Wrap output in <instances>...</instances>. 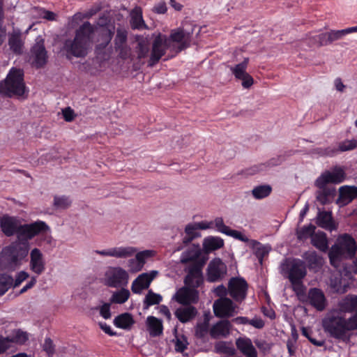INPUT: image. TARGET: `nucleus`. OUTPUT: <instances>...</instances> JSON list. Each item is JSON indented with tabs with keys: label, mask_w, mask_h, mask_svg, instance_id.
<instances>
[{
	"label": "nucleus",
	"mask_w": 357,
	"mask_h": 357,
	"mask_svg": "<svg viewBox=\"0 0 357 357\" xmlns=\"http://www.w3.org/2000/svg\"><path fill=\"white\" fill-rule=\"evenodd\" d=\"M324 332L331 337L347 342L350 333L357 330V311L346 318L337 309L328 310L321 320Z\"/></svg>",
	"instance_id": "1"
},
{
	"label": "nucleus",
	"mask_w": 357,
	"mask_h": 357,
	"mask_svg": "<svg viewBox=\"0 0 357 357\" xmlns=\"http://www.w3.org/2000/svg\"><path fill=\"white\" fill-rule=\"evenodd\" d=\"M0 227L6 236L16 235L19 241H29L37 235H47L50 231V227L44 221L22 225L17 218L7 215L1 218Z\"/></svg>",
	"instance_id": "2"
},
{
	"label": "nucleus",
	"mask_w": 357,
	"mask_h": 357,
	"mask_svg": "<svg viewBox=\"0 0 357 357\" xmlns=\"http://www.w3.org/2000/svg\"><path fill=\"white\" fill-rule=\"evenodd\" d=\"M94 252L102 257H114L116 259H127L135 255V258L128 261V266L132 272L142 270L146 259L151 257L152 251L144 250L137 252V249L132 246L112 247L102 250H94Z\"/></svg>",
	"instance_id": "3"
},
{
	"label": "nucleus",
	"mask_w": 357,
	"mask_h": 357,
	"mask_svg": "<svg viewBox=\"0 0 357 357\" xmlns=\"http://www.w3.org/2000/svg\"><path fill=\"white\" fill-rule=\"evenodd\" d=\"M94 32V27L89 22H85L76 31L73 40H66L63 49L68 56L72 55L77 58L85 57L89 52L91 38Z\"/></svg>",
	"instance_id": "4"
},
{
	"label": "nucleus",
	"mask_w": 357,
	"mask_h": 357,
	"mask_svg": "<svg viewBox=\"0 0 357 357\" xmlns=\"http://www.w3.org/2000/svg\"><path fill=\"white\" fill-rule=\"evenodd\" d=\"M357 245L354 238L349 234H344L337 239L328 253L331 264L337 267L342 259H351L356 252Z\"/></svg>",
	"instance_id": "5"
},
{
	"label": "nucleus",
	"mask_w": 357,
	"mask_h": 357,
	"mask_svg": "<svg viewBox=\"0 0 357 357\" xmlns=\"http://www.w3.org/2000/svg\"><path fill=\"white\" fill-rule=\"evenodd\" d=\"M25 89L24 73L20 69L12 68L6 78L0 82V93L8 97L22 96Z\"/></svg>",
	"instance_id": "6"
},
{
	"label": "nucleus",
	"mask_w": 357,
	"mask_h": 357,
	"mask_svg": "<svg viewBox=\"0 0 357 357\" xmlns=\"http://www.w3.org/2000/svg\"><path fill=\"white\" fill-rule=\"evenodd\" d=\"M29 250V241L17 240L3 248L1 259L10 267L17 266L27 257Z\"/></svg>",
	"instance_id": "7"
},
{
	"label": "nucleus",
	"mask_w": 357,
	"mask_h": 357,
	"mask_svg": "<svg viewBox=\"0 0 357 357\" xmlns=\"http://www.w3.org/2000/svg\"><path fill=\"white\" fill-rule=\"evenodd\" d=\"M282 269L287 274L293 290L298 294L303 292V279L307 274L305 263L301 259H294L284 264Z\"/></svg>",
	"instance_id": "8"
},
{
	"label": "nucleus",
	"mask_w": 357,
	"mask_h": 357,
	"mask_svg": "<svg viewBox=\"0 0 357 357\" xmlns=\"http://www.w3.org/2000/svg\"><path fill=\"white\" fill-rule=\"evenodd\" d=\"M191 33L183 29H173L169 36H166V39L170 51L178 53L186 49L191 43Z\"/></svg>",
	"instance_id": "9"
},
{
	"label": "nucleus",
	"mask_w": 357,
	"mask_h": 357,
	"mask_svg": "<svg viewBox=\"0 0 357 357\" xmlns=\"http://www.w3.org/2000/svg\"><path fill=\"white\" fill-rule=\"evenodd\" d=\"M128 279V272L121 267H109L105 273L104 283L109 287H124L127 286Z\"/></svg>",
	"instance_id": "10"
},
{
	"label": "nucleus",
	"mask_w": 357,
	"mask_h": 357,
	"mask_svg": "<svg viewBox=\"0 0 357 357\" xmlns=\"http://www.w3.org/2000/svg\"><path fill=\"white\" fill-rule=\"evenodd\" d=\"M167 50H170V47L167 43L166 35L158 34L153 42L148 66L150 67L155 66Z\"/></svg>",
	"instance_id": "11"
},
{
	"label": "nucleus",
	"mask_w": 357,
	"mask_h": 357,
	"mask_svg": "<svg viewBox=\"0 0 357 357\" xmlns=\"http://www.w3.org/2000/svg\"><path fill=\"white\" fill-rule=\"evenodd\" d=\"M236 305L229 298H220L214 301L213 312L218 317H231L236 313Z\"/></svg>",
	"instance_id": "12"
},
{
	"label": "nucleus",
	"mask_w": 357,
	"mask_h": 357,
	"mask_svg": "<svg viewBox=\"0 0 357 357\" xmlns=\"http://www.w3.org/2000/svg\"><path fill=\"white\" fill-rule=\"evenodd\" d=\"M30 59L32 61V64L36 68L43 66L47 62V54L45 41L41 36L36 38V43L31 49Z\"/></svg>",
	"instance_id": "13"
},
{
	"label": "nucleus",
	"mask_w": 357,
	"mask_h": 357,
	"mask_svg": "<svg viewBox=\"0 0 357 357\" xmlns=\"http://www.w3.org/2000/svg\"><path fill=\"white\" fill-rule=\"evenodd\" d=\"M248 283L243 278H231L228 284L229 295L236 302L243 301L247 295Z\"/></svg>",
	"instance_id": "14"
},
{
	"label": "nucleus",
	"mask_w": 357,
	"mask_h": 357,
	"mask_svg": "<svg viewBox=\"0 0 357 357\" xmlns=\"http://www.w3.org/2000/svg\"><path fill=\"white\" fill-rule=\"evenodd\" d=\"M346 178V173L342 167L335 166L331 170H326L321 174L316 180L319 185L328 183L339 184L342 183Z\"/></svg>",
	"instance_id": "15"
},
{
	"label": "nucleus",
	"mask_w": 357,
	"mask_h": 357,
	"mask_svg": "<svg viewBox=\"0 0 357 357\" xmlns=\"http://www.w3.org/2000/svg\"><path fill=\"white\" fill-rule=\"evenodd\" d=\"M248 63L249 59L245 58L241 63L229 67L235 78L241 81L244 89H249L254 83L253 78L246 72Z\"/></svg>",
	"instance_id": "16"
},
{
	"label": "nucleus",
	"mask_w": 357,
	"mask_h": 357,
	"mask_svg": "<svg viewBox=\"0 0 357 357\" xmlns=\"http://www.w3.org/2000/svg\"><path fill=\"white\" fill-rule=\"evenodd\" d=\"M227 272L226 264L220 258H215L208 265L207 280L211 282L220 281L225 278Z\"/></svg>",
	"instance_id": "17"
},
{
	"label": "nucleus",
	"mask_w": 357,
	"mask_h": 357,
	"mask_svg": "<svg viewBox=\"0 0 357 357\" xmlns=\"http://www.w3.org/2000/svg\"><path fill=\"white\" fill-rule=\"evenodd\" d=\"M202 267V265L201 264H193L188 267L186 270L188 274L184 280L185 286L192 289H196L202 285L204 281Z\"/></svg>",
	"instance_id": "18"
},
{
	"label": "nucleus",
	"mask_w": 357,
	"mask_h": 357,
	"mask_svg": "<svg viewBox=\"0 0 357 357\" xmlns=\"http://www.w3.org/2000/svg\"><path fill=\"white\" fill-rule=\"evenodd\" d=\"M314 185L318 188L316 191V199L321 205H326L333 202L336 195L335 187L323 184L319 185L317 180H315Z\"/></svg>",
	"instance_id": "19"
},
{
	"label": "nucleus",
	"mask_w": 357,
	"mask_h": 357,
	"mask_svg": "<svg viewBox=\"0 0 357 357\" xmlns=\"http://www.w3.org/2000/svg\"><path fill=\"white\" fill-rule=\"evenodd\" d=\"M309 304L317 311H324L328 305V301L324 291L318 288H310L307 293Z\"/></svg>",
	"instance_id": "20"
},
{
	"label": "nucleus",
	"mask_w": 357,
	"mask_h": 357,
	"mask_svg": "<svg viewBox=\"0 0 357 357\" xmlns=\"http://www.w3.org/2000/svg\"><path fill=\"white\" fill-rule=\"evenodd\" d=\"M158 274L157 271L140 274L133 282L131 286L132 291L135 294H141L142 290L149 287L152 280Z\"/></svg>",
	"instance_id": "21"
},
{
	"label": "nucleus",
	"mask_w": 357,
	"mask_h": 357,
	"mask_svg": "<svg viewBox=\"0 0 357 357\" xmlns=\"http://www.w3.org/2000/svg\"><path fill=\"white\" fill-rule=\"evenodd\" d=\"M173 299L183 305L195 303L198 299V291L186 286L179 289L173 296Z\"/></svg>",
	"instance_id": "22"
},
{
	"label": "nucleus",
	"mask_w": 357,
	"mask_h": 357,
	"mask_svg": "<svg viewBox=\"0 0 357 357\" xmlns=\"http://www.w3.org/2000/svg\"><path fill=\"white\" fill-rule=\"evenodd\" d=\"M30 269L38 275L45 270V261L43 255L38 248H33L30 252Z\"/></svg>",
	"instance_id": "23"
},
{
	"label": "nucleus",
	"mask_w": 357,
	"mask_h": 357,
	"mask_svg": "<svg viewBox=\"0 0 357 357\" xmlns=\"http://www.w3.org/2000/svg\"><path fill=\"white\" fill-rule=\"evenodd\" d=\"M357 198V186L343 185L339 188V197L336 203L346 206Z\"/></svg>",
	"instance_id": "24"
},
{
	"label": "nucleus",
	"mask_w": 357,
	"mask_h": 357,
	"mask_svg": "<svg viewBox=\"0 0 357 357\" xmlns=\"http://www.w3.org/2000/svg\"><path fill=\"white\" fill-rule=\"evenodd\" d=\"M337 310L342 313L354 314L357 312V296L348 294L340 299L337 304Z\"/></svg>",
	"instance_id": "25"
},
{
	"label": "nucleus",
	"mask_w": 357,
	"mask_h": 357,
	"mask_svg": "<svg viewBox=\"0 0 357 357\" xmlns=\"http://www.w3.org/2000/svg\"><path fill=\"white\" fill-rule=\"evenodd\" d=\"M316 223L319 227L330 231H335L337 228L331 211L319 210L317 215Z\"/></svg>",
	"instance_id": "26"
},
{
	"label": "nucleus",
	"mask_w": 357,
	"mask_h": 357,
	"mask_svg": "<svg viewBox=\"0 0 357 357\" xmlns=\"http://www.w3.org/2000/svg\"><path fill=\"white\" fill-rule=\"evenodd\" d=\"M236 345L237 349L245 357H257V351L249 337L244 336L237 338Z\"/></svg>",
	"instance_id": "27"
},
{
	"label": "nucleus",
	"mask_w": 357,
	"mask_h": 357,
	"mask_svg": "<svg viewBox=\"0 0 357 357\" xmlns=\"http://www.w3.org/2000/svg\"><path fill=\"white\" fill-rule=\"evenodd\" d=\"M231 324L227 320H220L210 328V335L213 339L226 337L230 333Z\"/></svg>",
	"instance_id": "28"
},
{
	"label": "nucleus",
	"mask_w": 357,
	"mask_h": 357,
	"mask_svg": "<svg viewBox=\"0 0 357 357\" xmlns=\"http://www.w3.org/2000/svg\"><path fill=\"white\" fill-rule=\"evenodd\" d=\"M249 246L253 250V253L260 264H262L264 257L267 256L271 250V246L269 244L264 245L253 239L250 241Z\"/></svg>",
	"instance_id": "29"
},
{
	"label": "nucleus",
	"mask_w": 357,
	"mask_h": 357,
	"mask_svg": "<svg viewBox=\"0 0 357 357\" xmlns=\"http://www.w3.org/2000/svg\"><path fill=\"white\" fill-rule=\"evenodd\" d=\"M283 162V158L281 156H277L272 158L268 161L265 163H261L257 165H254L251 167L250 169L246 170V174L248 175H254L260 172L266 171L268 168L278 166L281 165Z\"/></svg>",
	"instance_id": "30"
},
{
	"label": "nucleus",
	"mask_w": 357,
	"mask_h": 357,
	"mask_svg": "<svg viewBox=\"0 0 357 357\" xmlns=\"http://www.w3.org/2000/svg\"><path fill=\"white\" fill-rule=\"evenodd\" d=\"M146 330L151 337H157L162 333V321L153 316H149L146 320Z\"/></svg>",
	"instance_id": "31"
},
{
	"label": "nucleus",
	"mask_w": 357,
	"mask_h": 357,
	"mask_svg": "<svg viewBox=\"0 0 357 357\" xmlns=\"http://www.w3.org/2000/svg\"><path fill=\"white\" fill-rule=\"evenodd\" d=\"M310 269L318 271L322 266L323 258L315 252H307L303 255Z\"/></svg>",
	"instance_id": "32"
},
{
	"label": "nucleus",
	"mask_w": 357,
	"mask_h": 357,
	"mask_svg": "<svg viewBox=\"0 0 357 357\" xmlns=\"http://www.w3.org/2000/svg\"><path fill=\"white\" fill-rule=\"evenodd\" d=\"M113 323L119 328L129 330L134 324L135 321L131 314L125 312L116 317Z\"/></svg>",
	"instance_id": "33"
},
{
	"label": "nucleus",
	"mask_w": 357,
	"mask_h": 357,
	"mask_svg": "<svg viewBox=\"0 0 357 357\" xmlns=\"http://www.w3.org/2000/svg\"><path fill=\"white\" fill-rule=\"evenodd\" d=\"M8 45L10 50L16 54H20L22 52L24 47V42L21 38V33L20 31H14L9 35Z\"/></svg>",
	"instance_id": "34"
},
{
	"label": "nucleus",
	"mask_w": 357,
	"mask_h": 357,
	"mask_svg": "<svg viewBox=\"0 0 357 357\" xmlns=\"http://www.w3.org/2000/svg\"><path fill=\"white\" fill-rule=\"evenodd\" d=\"M196 314V308L192 306L181 307L175 312L176 318L182 323H185L192 319Z\"/></svg>",
	"instance_id": "35"
},
{
	"label": "nucleus",
	"mask_w": 357,
	"mask_h": 357,
	"mask_svg": "<svg viewBox=\"0 0 357 357\" xmlns=\"http://www.w3.org/2000/svg\"><path fill=\"white\" fill-rule=\"evenodd\" d=\"M224 240L219 236H208L204 239L203 247L206 252H211L224 246Z\"/></svg>",
	"instance_id": "36"
},
{
	"label": "nucleus",
	"mask_w": 357,
	"mask_h": 357,
	"mask_svg": "<svg viewBox=\"0 0 357 357\" xmlns=\"http://www.w3.org/2000/svg\"><path fill=\"white\" fill-rule=\"evenodd\" d=\"M200 255L201 249L199 245L193 244L181 254L180 261L183 264L193 261L198 259Z\"/></svg>",
	"instance_id": "37"
},
{
	"label": "nucleus",
	"mask_w": 357,
	"mask_h": 357,
	"mask_svg": "<svg viewBox=\"0 0 357 357\" xmlns=\"http://www.w3.org/2000/svg\"><path fill=\"white\" fill-rule=\"evenodd\" d=\"M150 50L149 41L143 38L138 37L137 38V45L135 52L138 59H144L148 56Z\"/></svg>",
	"instance_id": "38"
},
{
	"label": "nucleus",
	"mask_w": 357,
	"mask_h": 357,
	"mask_svg": "<svg viewBox=\"0 0 357 357\" xmlns=\"http://www.w3.org/2000/svg\"><path fill=\"white\" fill-rule=\"evenodd\" d=\"M311 242L314 247L322 252H326L328 249V239L323 231L315 233L312 237Z\"/></svg>",
	"instance_id": "39"
},
{
	"label": "nucleus",
	"mask_w": 357,
	"mask_h": 357,
	"mask_svg": "<svg viewBox=\"0 0 357 357\" xmlns=\"http://www.w3.org/2000/svg\"><path fill=\"white\" fill-rule=\"evenodd\" d=\"M130 25L133 29L142 30L146 28L140 9L135 8L132 11L130 14Z\"/></svg>",
	"instance_id": "40"
},
{
	"label": "nucleus",
	"mask_w": 357,
	"mask_h": 357,
	"mask_svg": "<svg viewBox=\"0 0 357 357\" xmlns=\"http://www.w3.org/2000/svg\"><path fill=\"white\" fill-rule=\"evenodd\" d=\"M335 150V155L342 152L350 151L357 148V139H345L340 142L337 145H333Z\"/></svg>",
	"instance_id": "41"
},
{
	"label": "nucleus",
	"mask_w": 357,
	"mask_h": 357,
	"mask_svg": "<svg viewBox=\"0 0 357 357\" xmlns=\"http://www.w3.org/2000/svg\"><path fill=\"white\" fill-rule=\"evenodd\" d=\"M6 337V340H8L9 347H10L12 343H16L19 344L25 343V342L28 340V334L27 333L18 329L13 331L10 335Z\"/></svg>",
	"instance_id": "42"
},
{
	"label": "nucleus",
	"mask_w": 357,
	"mask_h": 357,
	"mask_svg": "<svg viewBox=\"0 0 357 357\" xmlns=\"http://www.w3.org/2000/svg\"><path fill=\"white\" fill-rule=\"evenodd\" d=\"M121 288L120 290L113 292L109 299L110 303L123 304L128 300L130 296L129 290L123 287Z\"/></svg>",
	"instance_id": "43"
},
{
	"label": "nucleus",
	"mask_w": 357,
	"mask_h": 357,
	"mask_svg": "<svg viewBox=\"0 0 357 357\" xmlns=\"http://www.w3.org/2000/svg\"><path fill=\"white\" fill-rule=\"evenodd\" d=\"M221 234L232 237L236 240H238L244 243H248V244L250 243V241L252 240L249 239V238L246 235H245L242 231L232 229L229 227L227 226L225 224L224 225Z\"/></svg>",
	"instance_id": "44"
},
{
	"label": "nucleus",
	"mask_w": 357,
	"mask_h": 357,
	"mask_svg": "<svg viewBox=\"0 0 357 357\" xmlns=\"http://www.w3.org/2000/svg\"><path fill=\"white\" fill-rule=\"evenodd\" d=\"M185 236L183 238V243L185 245L200 236L195 222L187 225L185 228Z\"/></svg>",
	"instance_id": "45"
},
{
	"label": "nucleus",
	"mask_w": 357,
	"mask_h": 357,
	"mask_svg": "<svg viewBox=\"0 0 357 357\" xmlns=\"http://www.w3.org/2000/svg\"><path fill=\"white\" fill-rule=\"evenodd\" d=\"M215 351L218 354L231 356L235 354L236 350L231 342H219L215 345Z\"/></svg>",
	"instance_id": "46"
},
{
	"label": "nucleus",
	"mask_w": 357,
	"mask_h": 357,
	"mask_svg": "<svg viewBox=\"0 0 357 357\" xmlns=\"http://www.w3.org/2000/svg\"><path fill=\"white\" fill-rule=\"evenodd\" d=\"M162 300L160 294L154 293L151 289L149 290L144 299V309L159 304Z\"/></svg>",
	"instance_id": "47"
},
{
	"label": "nucleus",
	"mask_w": 357,
	"mask_h": 357,
	"mask_svg": "<svg viewBox=\"0 0 357 357\" xmlns=\"http://www.w3.org/2000/svg\"><path fill=\"white\" fill-rule=\"evenodd\" d=\"M272 188L269 185H260L255 187L252 190V196L257 199H264L271 192Z\"/></svg>",
	"instance_id": "48"
},
{
	"label": "nucleus",
	"mask_w": 357,
	"mask_h": 357,
	"mask_svg": "<svg viewBox=\"0 0 357 357\" xmlns=\"http://www.w3.org/2000/svg\"><path fill=\"white\" fill-rule=\"evenodd\" d=\"M13 278L6 273H0V296L5 294L13 286Z\"/></svg>",
	"instance_id": "49"
},
{
	"label": "nucleus",
	"mask_w": 357,
	"mask_h": 357,
	"mask_svg": "<svg viewBox=\"0 0 357 357\" xmlns=\"http://www.w3.org/2000/svg\"><path fill=\"white\" fill-rule=\"evenodd\" d=\"M72 204L70 198L66 195L54 196L53 205L56 209H66Z\"/></svg>",
	"instance_id": "50"
},
{
	"label": "nucleus",
	"mask_w": 357,
	"mask_h": 357,
	"mask_svg": "<svg viewBox=\"0 0 357 357\" xmlns=\"http://www.w3.org/2000/svg\"><path fill=\"white\" fill-rule=\"evenodd\" d=\"M335 150L333 145L327 147H317L312 150V153L320 157H333L335 155Z\"/></svg>",
	"instance_id": "51"
},
{
	"label": "nucleus",
	"mask_w": 357,
	"mask_h": 357,
	"mask_svg": "<svg viewBox=\"0 0 357 357\" xmlns=\"http://www.w3.org/2000/svg\"><path fill=\"white\" fill-rule=\"evenodd\" d=\"M315 226L310 224L307 226H304L297 232L298 238L300 240H305L309 237H312L315 234Z\"/></svg>",
	"instance_id": "52"
},
{
	"label": "nucleus",
	"mask_w": 357,
	"mask_h": 357,
	"mask_svg": "<svg viewBox=\"0 0 357 357\" xmlns=\"http://www.w3.org/2000/svg\"><path fill=\"white\" fill-rule=\"evenodd\" d=\"M210 333L209 321L205 319L203 322L197 324L195 328V335L199 338H204Z\"/></svg>",
	"instance_id": "53"
},
{
	"label": "nucleus",
	"mask_w": 357,
	"mask_h": 357,
	"mask_svg": "<svg viewBox=\"0 0 357 357\" xmlns=\"http://www.w3.org/2000/svg\"><path fill=\"white\" fill-rule=\"evenodd\" d=\"M128 31L123 28H117L114 39L115 47L127 44Z\"/></svg>",
	"instance_id": "54"
},
{
	"label": "nucleus",
	"mask_w": 357,
	"mask_h": 357,
	"mask_svg": "<svg viewBox=\"0 0 357 357\" xmlns=\"http://www.w3.org/2000/svg\"><path fill=\"white\" fill-rule=\"evenodd\" d=\"M208 229H215L219 233H222L225 225L223 218L222 217H216L213 220L207 221Z\"/></svg>",
	"instance_id": "55"
},
{
	"label": "nucleus",
	"mask_w": 357,
	"mask_h": 357,
	"mask_svg": "<svg viewBox=\"0 0 357 357\" xmlns=\"http://www.w3.org/2000/svg\"><path fill=\"white\" fill-rule=\"evenodd\" d=\"M187 339L185 336H176V342H175V350L177 352H183L186 348L188 345Z\"/></svg>",
	"instance_id": "56"
},
{
	"label": "nucleus",
	"mask_w": 357,
	"mask_h": 357,
	"mask_svg": "<svg viewBox=\"0 0 357 357\" xmlns=\"http://www.w3.org/2000/svg\"><path fill=\"white\" fill-rule=\"evenodd\" d=\"M302 335L307 337L308 340L314 345L317 347H322L324 344V341L323 340H317L316 339L311 337V331L306 328H303L301 331Z\"/></svg>",
	"instance_id": "57"
},
{
	"label": "nucleus",
	"mask_w": 357,
	"mask_h": 357,
	"mask_svg": "<svg viewBox=\"0 0 357 357\" xmlns=\"http://www.w3.org/2000/svg\"><path fill=\"white\" fill-rule=\"evenodd\" d=\"M29 275L27 272L22 271L18 272L16 275L15 280H13V286L14 288L20 286L22 282L29 278Z\"/></svg>",
	"instance_id": "58"
},
{
	"label": "nucleus",
	"mask_w": 357,
	"mask_h": 357,
	"mask_svg": "<svg viewBox=\"0 0 357 357\" xmlns=\"http://www.w3.org/2000/svg\"><path fill=\"white\" fill-rule=\"evenodd\" d=\"M346 29L342 30H333L328 32L329 35V43H332L335 40H337L339 39L342 38L347 33L345 32Z\"/></svg>",
	"instance_id": "59"
},
{
	"label": "nucleus",
	"mask_w": 357,
	"mask_h": 357,
	"mask_svg": "<svg viewBox=\"0 0 357 357\" xmlns=\"http://www.w3.org/2000/svg\"><path fill=\"white\" fill-rule=\"evenodd\" d=\"M116 51L119 52V56L123 59H128L131 54V50L127 44L115 47Z\"/></svg>",
	"instance_id": "60"
},
{
	"label": "nucleus",
	"mask_w": 357,
	"mask_h": 357,
	"mask_svg": "<svg viewBox=\"0 0 357 357\" xmlns=\"http://www.w3.org/2000/svg\"><path fill=\"white\" fill-rule=\"evenodd\" d=\"M100 314L105 319L111 317L110 303H105L100 307Z\"/></svg>",
	"instance_id": "61"
},
{
	"label": "nucleus",
	"mask_w": 357,
	"mask_h": 357,
	"mask_svg": "<svg viewBox=\"0 0 357 357\" xmlns=\"http://www.w3.org/2000/svg\"><path fill=\"white\" fill-rule=\"evenodd\" d=\"M254 342H255V345L258 347V349H259L260 350H261L263 351L269 350L271 348L268 343L264 340L255 339L254 340Z\"/></svg>",
	"instance_id": "62"
},
{
	"label": "nucleus",
	"mask_w": 357,
	"mask_h": 357,
	"mask_svg": "<svg viewBox=\"0 0 357 357\" xmlns=\"http://www.w3.org/2000/svg\"><path fill=\"white\" fill-rule=\"evenodd\" d=\"M228 289H227L224 285L220 284L218 286L214 289V293L216 296H219L220 298H227L226 296L228 293Z\"/></svg>",
	"instance_id": "63"
},
{
	"label": "nucleus",
	"mask_w": 357,
	"mask_h": 357,
	"mask_svg": "<svg viewBox=\"0 0 357 357\" xmlns=\"http://www.w3.org/2000/svg\"><path fill=\"white\" fill-rule=\"evenodd\" d=\"M43 349L47 353L48 355H52L54 353V347L52 340L49 337L45 338L43 344Z\"/></svg>",
	"instance_id": "64"
}]
</instances>
